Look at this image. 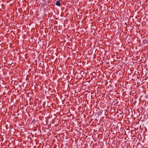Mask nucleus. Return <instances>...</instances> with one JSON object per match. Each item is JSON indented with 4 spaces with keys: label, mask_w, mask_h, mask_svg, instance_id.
Returning <instances> with one entry per match:
<instances>
[{
    "label": "nucleus",
    "mask_w": 148,
    "mask_h": 148,
    "mask_svg": "<svg viewBox=\"0 0 148 148\" xmlns=\"http://www.w3.org/2000/svg\"><path fill=\"white\" fill-rule=\"evenodd\" d=\"M60 1L58 0L56 2V5L57 6H60Z\"/></svg>",
    "instance_id": "obj_1"
},
{
    "label": "nucleus",
    "mask_w": 148,
    "mask_h": 148,
    "mask_svg": "<svg viewBox=\"0 0 148 148\" xmlns=\"http://www.w3.org/2000/svg\"><path fill=\"white\" fill-rule=\"evenodd\" d=\"M50 121V124H53L54 123V121Z\"/></svg>",
    "instance_id": "obj_2"
},
{
    "label": "nucleus",
    "mask_w": 148,
    "mask_h": 148,
    "mask_svg": "<svg viewBox=\"0 0 148 148\" xmlns=\"http://www.w3.org/2000/svg\"><path fill=\"white\" fill-rule=\"evenodd\" d=\"M76 121H73V124H75V122Z\"/></svg>",
    "instance_id": "obj_3"
},
{
    "label": "nucleus",
    "mask_w": 148,
    "mask_h": 148,
    "mask_svg": "<svg viewBox=\"0 0 148 148\" xmlns=\"http://www.w3.org/2000/svg\"><path fill=\"white\" fill-rule=\"evenodd\" d=\"M49 123V121H48V122H46L45 123V125H46L47 123Z\"/></svg>",
    "instance_id": "obj_4"
},
{
    "label": "nucleus",
    "mask_w": 148,
    "mask_h": 148,
    "mask_svg": "<svg viewBox=\"0 0 148 148\" xmlns=\"http://www.w3.org/2000/svg\"><path fill=\"white\" fill-rule=\"evenodd\" d=\"M138 123H139V122H138V123H136V124H138Z\"/></svg>",
    "instance_id": "obj_5"
},
{
    "label": "nucleus",
    "mask_w": 148,
    "mask_h": 148,
    "mask_svg": "<svg viewBox=\"0 0 148 148\" xmlns=\"http://www.w3.org/2000/svg\"><path fill=\"white\" fill-rule=\"evenodd\" d=\"M65 121L64 123H65L66 121Z\"/></svg>",
    "instance_id": "obj_6"
}]
</instances>
